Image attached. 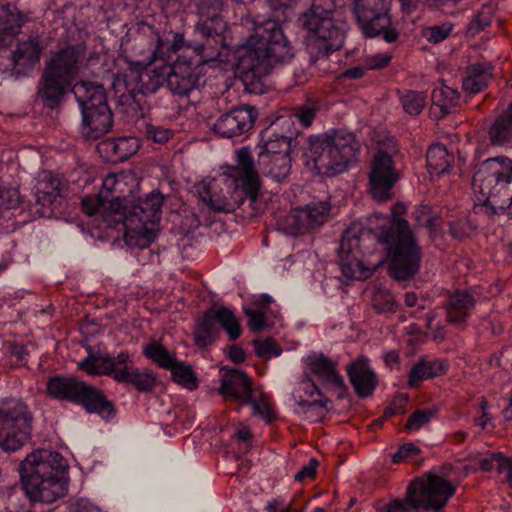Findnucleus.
Listing matches in <instances>:
<instances>
[{
    "label": "nucleus",
    "mask_w": 512,
    "mask_h": 512,
    "mask_svg": "<svg viewBox=\"0 0 512 512\" xmlns=\"http://www.w3.org/2000/svg\"><path fill=\"white\" fill-rule=\"evenodd\" d=\"M348 376L358 396H370L376 385L377 377L369 364V359L361 357L348 366Z\"/></svg>",
    "instance_id": "obj_26"
},
{
    "label": "nucleus",
    "mask_w": 512,
    "mask_h": 512,
    "mask_svg": "<svg viewBox=\"0 0 512 512\" xmlns=\"http://www.w3.org/2000/svg\"><path fill=\"white\" fill-rule=\"evenodd\" d=\"M318 109L319 106L316 103H305L298 108L295 116L303 126L308 127L312 124Z\"/></svg>",
    "instance_id": "obj_54"
},
{
    "label": "nucleus",
    "mask_w": 512,
    "mask_h": 512,
    "mask_svg": "<svg viewBox=\"0 0 512 512\" xmlns=\"http://www.w3.org/2000/svg\"><path fill=\"white\" fill-rule=\"evenodd\" d=\"M436 413L437 410L433 408L416 410L408 418L405 428L409 431H417L429 424Z\"/></svg>",
    "instance_id": "obj_49"
},
{
    "label": "nucleus",
    "mask_w": 512,
    "mask_h": 512,
    "mask_svg": "<svg viewBox=\"0 0 512 512\" xmlns=\"http://www.w3.org/2000/svg\"><path fill=\"white\" fill-rule=\"evenodd\" d=\"M163 197L159 192H151L143 199L135 198L122 209L125 227L124 239L127 245L146 248L160 229Z\"/></svg>",
    "instance_id": "obj_10"
},
{
    "label": "nucleus",
    "mask_w": 512,
    "mask_h": 512,
    "mask_svg": "<svg viewBox=\"0 0 512 512\" xmlns=\"http://www.w3.org/2000/svg\"><path fill=\"white\" fill-rule=\"evenodd\" d=\"M20 28L19 16L13 14L0 16V46L8 45L10 39L19 33Z\"/></svg>",
    "instance_id": "obj_48"
},
{
    "label": "nucleus",
    "mask_w": 512,
    "mask_h": 512,
    "mask_svg": "<svg viewBox=\"0 0 512 512\" xmlns=\"http://www.w3.org/2000/svg\"><path fill=\"white\" fill-rule=\"evenodd\" d=\"M447 370L448 364L444 360L422 358L411 367L408 386L418 387L424 380L442 376Z\"/></svg>",
    "instance_id": "obj_29"
},
{
    "label": "nucleus",
    "mask_w": 512,
    "mask_h": 512,
    "mask_svg": "<svg viewBox=\"0 0 512 512\" xmlns=\"http://www.w3.org/2000/svg\"><path fill=\"white\" fill-rule=\"evenodd\" d=\"M258 163L261 173L275 182L285 180L291 171L290 155H278L275 158L264 156V160H258Z\"/></svg>",
    "instance_id": "obj_33"
},
{
    "label": "nucleus",
    "mask_w": 512,
    "mask_h": 512,
    "mask_svg": "<svg viewBox=\"0 0 512 512\" xmlns=\"http://www.w3.org/2000/svg\"><path fill=\"white\" fill-rule=\"evenodd\" d=\"M328 403L329 400L326 397L317 398L316 401L305 404V407H295V413L310 422H317L328 411Z\"/></svg>",
    "instance_id": "obj_45"
},
{
    "label": "nucleus",
    "mask_w": 512,
    "mask_h": 512,
    "mask_svg": "<svg viewBox=\"0 0 512 512\" xmlns=\"http://www.w3.org/2000/svg\"><path fill=\"white\" fill-rule=\"evenodd\" d=\"M405 207L397 203L392 208L393 217L375 212L371 224H375L377 240L384 246L390 274L397 280L412 278L420 268L422 250L408 222L398 217Z\"/></svg>",
    "instance_id": "obj_4"
},
{
    "label": "nucleus",
    "mask_w": 512,
    "mask_h": 512,
    "mask_svg": "<svg viewBox=\"0 0 512 512\" xmlns=\"http://www.w3.org/2000/svg\"><path fill=\"white\" fill-rule=\"evenodd\" d=\"M82 113L81 134L87 139H98L112 127V113L102 85L82 81L72 89Z\"/></svg>",
    "instance_id": "obj_12"
},
{
    "label": "nucleus",
    "mask_w": 512,
    "mask_h": 512,
    "mask_svg": "<svg viewBox=\"0 0 512 512\" xmlns=\"http://www.w3.org/2000/svg\"><path fill=\"white\" fill-rule=\"evenodd\" d=\"M48 394L59 400L80 403L87 412L97 413L109 419L113 416V405L92 386L71 377L55 376L47 382Z\"/></svg>",
    "instance_id": "obj_14"
},
{
    "label": "nucleus",
    "mask_w": 512,
    "mask_h": 512,
    "mask_svg": "<svg viewBox=\"0 0 512 512\" xmlns=\"http://www.w3.org/2000/svg\"><path fill=\"white\" fill-rule=\"evenodd\" d=\"M228 356L234 363H241L245 360V352L236 345L230 346Z\"/></svg>",
    "instance_id": "obj_62"
},
{
    "label": "nucleus",
    "mask_w": 512,
    "mask_h": 512,
    "mask_svg": "<svg viewBox=\"0 0 512 512\" xmlns=\"http://www.w3.org/2000/svg\"><path fill=\"white\" fill-rule=\"evenodd\" d=\"M211 315L216 319L217 325L223 328L230 340H236L241 335V326L235 313L227 307L211 309Z\"/></svg>",
    "instance_id": "obj_40"
},
{
    "label": "nucleus",
    "mask_w": 512,
    "mask_h": 512,
    "mask_svg": "<svg viewBox=\"0 0 512 512\" xmlns=\"http://www.w3.org/2000/svg\"><path fill=\"white\" fill-rule=\"evenodd\" d=\"M19 202V193L16 189L0 190V205L10 209L16 207Z\"/></svg>",
    "instance_id": "obj_58"
},
{
    "label": "nucleus",
    "mask_w": 512,
    "mask_h": 512,
    "mask_svg": "<svg viewBox=\"0 0 512 512\" xmlns=\"http://www.w3.org/2000/svg\"><path fill=\"white\" fill-rule=\"evenodd\" d=\"M479 294L474 290L457 291L449 299L447 317L456 325L464 323L474 309Z\"/></svg>",
    "instance_id": "obj_28"
},
{
    "label": "nucleus",
    "mask_w": 512,
    "mask_h": 512,
    "mask_svg": "<svg viewBox=\"0 0 512 512\" xmlns=\"http://www.w3.org/2000/svg\"><path fill=\"white\" fill-rule=\"evenodd\" d=\"M222 8V0H205L201 6V21L196 30L206 39V43L197 48L196 58L187 59L182 55L173 64H169L167 86L173 94L187 96L198 86L200 66L203 63L224 62L228 59L229 44L225 36L227 23L219 16Z\"/></svg>",
    "instance_id": "obj_1"
},
{
    "label": "nucleus",
    "mask_w": 512,
    "mask_h": 512,
    "mask_svg": "<svg viewBox=\"0 0 512 512\" xmlns=\"http://www.w3.org/2000/svg\"><path fill=\"white\" fill-rule=\"evenodd\" d=\"M489 136L494 145H504L512 141V104L492 125Z\"/></svg>",
    "instance_id": "obj_39"
},
{
    "label": "nucleus",
    "mask_w": 512,
    "mask_h": 512,
    "mask_svg": "<svg viewBox=\"0 0 512 512\" xmlns=\"http://www.w3.org/2000/svg\"><path fill=\"white\" fill-rule=\"evenodd\" d=\"M256 111L251 106L230 110L218 117L212 130L222 138H233L248 132L254 125Z\"/></svg>",
    "instance_id": "obj_22"
},
{
    "label": "nucleus",
    "mask_w": 512,
    "mask_h": 512,
    "mask_svg": "<svg viewBox=\"0 0 512 512\" xmlns=\"http://www.w3.org/2000/svg\"><path fill=\"white\" fill-rule=\"evenodd\" d=\"M492 77L491 65L479 63L471 65L463 80V88L469 94H476L484 89Z\"/></svg>",
    "instance_id": "obj_34"
},
{
    "label": "nucleus",
    "mask_w": 512,
    "mask_h": 512,
    "mask_svg": "<svg viewBox=\"0 0 512 512\" xmlns=\"http://www.w3.org/2000/svg\"><path fill=\"white\" fill-rule=\"evenodd\" d=\"M455 491L443 474L430 472L410 483L404 501L394 500L379 512H409L412 509L443 512Z\"/></svg>",
    "instance_id": "obj_11"
},
{
    "label": "nucleus",
    "mask_w": 512,
    "mask_h": 512,
    "mask_svg": "<svg viewBox=\"0 0 512 512\" xmlns=\"http://www.w3.org/2000/svg\"><path fill=\"white\" fill-rule=\"evenodd\" d=\"M243 25L252 33L236 48L237 70L246 86H256L270 73L273 63L289 62L294 49L275 20L246 18Z\"/></svg>",
    "instance_id": "obj_2"
},
{
    "label": "nucleus",
    "mask_w": 512,
    "mask_h": 512,
    "mask_svg": "<svg viewBox=\"0 0 512 512\" xmlns=\"http://www.w3.org/2000/svg\"><path fill=\"white\" fill-rule=\"evenodd\" d=\"M296 407H304L303 405L316 401L317 398H325L315 382L309 378H303L294 387L292 392Z\"/></svg>",
    "instance_id": "obj_41"
},
{
    "label": "nucleus",
    "mask_w": 512,
    "mask_h": 512,
    "mask_svg": "<svg viewBox=\"0 0 512 512\" xmlns=\"http://www.w3.org/2000/svg\"><path fill=\"white\" fill-rule=\"evenodd\" d=\"M115 380L131 384L139 391H148L155 385V377L150 371H141L138 368L130 367L126 364L115 373Z\"/></svg>",
    "instance_id": "obj_32"
},
{
    "label": "nucleus",
    "mask_w": 512,
    "mask_h": 512,
    "mask_svg": "<svg viewBox=\"0 0 512 512\" xmlns=\"http://www.w3.org/2000/svg\"><path fill=\"white\" fill-rule=\"evenodd\" d=\"M142 353L147 359L166 370L173 367L177 360L175 353L169 351L158 341L145 344Z\"/></svg>",
    "instance_id": "obj_37"
},
{
    "label": "nucleus",
    "mask_w": 512,
    "mask_h": 512,
    "mask_svg": "<svg viewBox=\"0 0 512 512\" xmlns=\"http://www.w3.org/2000/svg\"><path fill=\"white\" fill-rule=\"evenodd\" d=\"M453 24L449 22L427 27L423 30V37L430 43L437 44L444 41L452 32Z\"/></svg>",
    "instance_id": "obj_51"
},
{
    "label": "nucleus",
    "mask_w": 512,
    "mask_h": 512,
    "mask_svg": "<svg viewBox=\"0 0 512 512\" xmlns=\"http://www.w3.org/2000/svg\"><path fill=\"white\" fill-rule=\"evenodd\" d=\"M427 169L431 177L440 176L449 170L453 162V156L441 144H433L426 155Z\"/></svg>",
    "instance_id": "obj_35"
},
{
    "label": "nucleus",
    "mask_w": 512,
    "mask_h": 512,
    "mask_svg": "<svg viewBox=\"0 0 512 512\" xmlns=\"http://www.w3.org/2000/svg\"><path fill=\"white\" fill-rule=\"evenodd\" d=\"M271 303V296L262 294L244 306L251 330L258 332L274 326L275 323L271 320Z\"/></svg>",
    "instance_id": "obj_27"
},
{
    "label": "nucleus",
    "mask_w": 512,
    "mask_h": 512,
    "mask_svg": "<svg viewBox=\"0 0 512 512\" xmlns=\"http://www.w3.org/2000/svg\"><path fill=\"white\" fill-rule=\"evenodd\" d=\"M480 407L482 409V415L478 419L475 420V424L477 426L481 427L482 429H484L490 422L491 418L489 417L488 413L486 412L487 403L485 401L481 402Z\"/></svg>",
    "instance_id": "obj_63"
},
{
    "label": "nucleus",
    "mask_w": 512,
    "mask_h": 512,
    "mask_svg": "<svg viewBox=\"0 0 512 512\" xmlns=\"http://www.w3.org/2000/svg\"><path fill=\"white\" fill-rule=\"evenodd\" d=\"M304 373L314 376L322 386L338 393L345 392L344 379L337 369V363L322 353L312 352L302 360Z\"/></svg>",
    "instance_id": "obj_20"
},
{
    "label": "nucleus",
    "mask_w": 512,
    "mask_h": 512,
    "mask_svg": "<svg viewBox=\"0 0 512 512\" xmlns=\"http://www.w3.org/2000/svg\"><path fill=\"white\" fill-rule=\"evenodd\" d=\"M142 42L146 49V55L135 61H130V65L133 69L143 68L147 65H151L156 60H166L170 57L171 52H176L182 49L185 45L184 35L182 33H175L171 42L164 40L158 32H153L150 39Z\"/></svg>",
    "instance_id": "obj_23"
},
{
    "label": "nucleus",
    "mask_w": 512,
    "mask_h": 512,
    "mask_svg": "<svg viewBox=\"0 0 512 512\" xmlns=\"http://www.w3.org/2000/svg\"><path fill=\"white\" fill-rule=\"evenodd\" d=\"M397 148L390 152L379 149L372 157L368 173V191L377 202H386L392 198V189L400 179V173L393 160Z\"/></svg>",
    "instance_id": "obj_17"
},
{
    "label": "nucleus",
    "mask_w": 512,
    "mask_h": 512,
    "mask_svg": "<svg viewBox=\"0 0 512 512\" xmlns=\"http://www.w3.org/2000/svg\"><path fill=\"white\" fill-rule=\"evenodd\" d=\"M414 219L420 226H426L432 229L435 225V220L432 217L431 209L428 206L421 205L413 212Z\"/></svg>",
    "instance_id": "obj_57"
},
{
    "label": "nucleus",
    "mask_w": 512,
    "mask_h": 512,
    "mask_svg": "<svg viewBox=\"0 0 512 512\" xmlns=\"http://www.w3.org/2000/svg\"><path fill=\"white\" fill-rule=\"evenodd\" d=\"M64 466L59 453L45 449L34 451L23 460L20 475L31 501L50 504L67 494L68 482L60 471Z\"/></svg>",
    "instance_id": "obj_5"
},
{
    "label": "nucleus",
    "mask_w": 512,
    "mask_h": 512,
    "mask_svg": "<svg viewBox=\"0 0 512 512\" xmlns=\"http://www.w3.org/2000/svg\"><path fill=\"white\" fill-rule=\"evenodd\" d=\"M221 373V384L217 389L219 394L226 400L237 401L240 405H244L255 391L252 388L251 378L244 371L233 368H223Z\"/></svg>",
    "instance_id": "obj_24"
},
{
    "label": "nucleus",
    "mask_w": 512,
    "mask_h": 512,
    "mask_svg": "<svg viewBox=\"0 0 512 512\" xmlns=\"http://www.w3.org/2000/svg\"><path fill=\"white\" fill-rule=\"evenodd\" d=\"M460 102V94L456 89L442 84L432 92V103L438 107L442 114L448 113Z\"/></svg>",
    "instance_id": "obj_42"
},
{
    "label": "nucleus",
    "mask_w": 512,
    "mask_h": 512,
    "mask_svg": "<svg viewBox=\"0 0 512 512\" xmlns=\"http://www.w3.org/2000/svg\"><path fill=\"white\" fill-rule=\"evenodd\" d=\"M338 253L341 272L347 279L364 280L376 270V264L363 259L361 238L352 230L344 232Z\"/></svg>",
    "instance_id": "obj_18"
},
{
    "label": "nucleus",
    "mask_w": 512,
    "mask_h": 512,
    "mask_svg": "<svg viewBox=\"0 0 512 512\" xmlns=\"http://www.w3.org/2000/svg\"><path fill=\"white\" fill-rule=\"evenodd\" d=\"M259 177L254 169L253 157L249 148L236 152V165L226 166L218 178L204 182L198 189L201 200L212 210L230 213L240 207L248 198L257 201Z\"/></svg>",
    "instance_id": "obj_3"
},
{
    "label": "nucleus",
    "mask_w": 512,
    "mask_h": 512,
    "mask_svg": "<svg viewBox=\"0 0 512 512\" xmlns=\"http://www.w3.org/2000/svg\"><path fill=\"white\" fill-rule=\"evenodd\" d=\"M42 50L37 37L22 41L13 53V61L18 66L32 67L39 62Z\"/></svg>",
    "instance_id": "obj_36"
},
{
    "label": "nucleus",
    "mask_w": 512,
    "mask_h": 512,
    "mask_svg": "<svg viewBox=\"0 0 512 512\" xmlns=\"http://www.w3.org/2000/svg\"><path fill=\"white\" fill-rule=\"evenodd\" d=\"M32 416L26 404L19 400L0 402V447L15 451L23 446L31 432Z\"/></svg>",
    "instance_id": "obj_15"
},
{
    "label": "nucleus",
    "mask_w": 512,
    "mask_h": 512,
    "mask_svg": "<svg viewBox=\"0 0 512 512\" xmlns=\"http://www.w3.org/2000/svg\"><path fill=\"white\" fill-rule=\"evenodd\" d=\"M50 178L51 177L48 173H42L41 179L38 181L35 187L36 200L43 207L50 206L58 195V191L54 183H47Z\"/></svg>",
    "instance_id": "obj_47"
},
{
    "label": "nucleus",
    "mask_w": 512,
    "mask_h": 512,
    "mask_svg": "<svg viewBox=\"0 0 512 512\" xmlns=\"http://www.w3.org/2000/svg\"><path fill=\"white\" fill-rule=\"evenodd\" d=\"M195 340L197 345L206 346L214 341L218 335L216 319L211 315V309L208 310L195 329Z\"/></svg>",
    "instance_id": "obj_43"
},
{
    "label": "nucleus",
    "mask_w": 512,
    "mask_h": 512,
    "mask_svg": "<svg viewBox=\"0 0 512 512\" xmlns=\"http://www.w3.org/2000/svg\"><path fill=\"white\" fill-rule=\"evenodd\" d=\"M400 101L407 114L418 115L426 105L427 95L424 92L408 90L400 95Z\"/></svg>",
    "instance_id": "obj_46"
},
{
    "label": "nucleus",
    "mask_w": 512,
    "mask_h": 512,
    "mask_svg": "<svg viewBox=\"0 0 512 512\" xmlns=\"http://www.w3.org/2000/svg\"><path fill=\"white\" fill-rule=\"evenodd\" d=\"M357 23L368 38L383 34L385 41L394 42L398 34L391 29V0H351Z\"/></svg>",
    "instance_id": "obj_16"
},
{
    "label": "nucleus",
    "mask_w": 512,
    "mask_h": 512,
    "mask_svg": "<svg viewBox=\"0 0 512 512\" xmlns=\"http://www.w3.org/2000/svg\"><path fill=\"white\" fill-rule=\"evenodd\" d=\"M291 127V118L279 117L263 130L258 145L260 148L258 160H264V156L275 158L278 155H290L295 134Z\"/></svg>",
    "instance_id": "obj_19"
},
{
    "label": "nucleus",
    "mask_w": 512,
    "mask_h": 512,
    "mask_svg": "<svg viewBox=\"0 0 512 512\" xmlns=\"http://www.w3.org/2000/svg\"><path fill=\"white\" fill-rule=\"evenodd\" d=\"M479 468L483 471H491L494 464L497 465L499 472H503L509 466V458L505 457L502 453H491L489 455H481L478 458Z\"/></svg>",
    "instance_id": "obj_50"
},
{
    "label": "nucleus",
    "mask_w": 512,
    "mask_h": 512,
    "mask_svg": "<svg viewBox=\"0 0 512 512\" xmlns=\"http://www.w3.org/2000/svg\"><path fill=\"white\" fill-rule=\"evenodd\" d=\"M280 505H281V503L278 500L268 502L266 505V511L267 512H291L289 507L283 508L280 511H278V507Z\"/></svg>",
    "instance_id": "obj_64"
},
{
    "label": "nucleus",
    "mask_w": 512,
    "mask_h": 512,
    "mask_svg": "<svg viewBox=\"0 0 512 512\" xmlns=\"http://www.w3.org/2000/svg\"><path fill=\"white\" fill-rule=\"evenodd\" d=\"M420 450L414 443H406L402 445L393 455L394 463H401L411 459L419 454Z\"/></svg>",
    "instance_id": "obj_56"
},
{
    "label": "nucleus",
    "mask_w": 512,
    "mask_h": 512,
    "mask_svg": "<svg viewBox=\"0 0 512 512\" xmlns=\"http://www.w3.org/2000/svg\"><path fill=\"white\" fill-rule=\"evenodd\" d=\"M71 512H97L98 508L88 499L80 498L70 503Z\"/></svg>",
    "instance_id": "obj_60"
},
{
    "label": "nucleus",
    "mask_w": 512,
    "mask_h": 512,
    "mask_svg": "<svg viewBox=\"0 0 512 512\" xmlns=\"http://www.w3.org/2000/svg\"><path fill=\"white\" fill-rule=\"evenodd\" d=\"M360 145L353 133L334 130L324 136L309 138L305 151L306 166L317 174L334 176L346 171L356 161Z\"/></svg>",
    "instance_id": "obj_6"
},
{
    "label": "nucleus",
    "mask_w": 512,
    "mask_h": 512,
    "mask_svg": "<svg viewBox=\"0 0 512 512\" xmlns=\"http://www.w3.org/2000/svg\"><path fill=\"white\" fill-rule=\"evenodd\" d=\"M147 53V49L142 42H138L133 49V55L126 58L128 69L132 75H135L137 80L138 89L142 94L155 93L165 82L167 83V73L169 71V64L162 63L155 66L152 70H147L150 65L143 68L133 69L130 61L143 58Z\"/></svg>",
    "instance_id": "obj_21"
},
{
    "label": "nucleus",
    "mask_w": 512,
    "mask_h": 512,
    "mask_svg": "<svg viewBox=\"0 0 512 512\" xmlns=\"http://www.w3.org/2000/svg\"><path fill=\"white\" fill-rule=\"evenodd\" d=\"M255 353L260 357H277L282 353L280 346L271 338L254 341Z\"/></svg>",
    "instance_id": "obj_53"
},
{
    "label": "nucleus",
    "mask_w": 512,
    "mask_h": 512,
    "mask_svg": "<svg viewBox=\"0 0 512 512\" xmlns=\"http://www.w3.org/2000/svg\"><path fill=\"white\" fill-rule=\"evenodd\" d=\"M391 57L388 55H373L369 58L368 66L372 69H379L385 67Z\"/></svg>",
    "instance_id": "obj_61"
},
{
    "label": "nucleus",
    "mask_w": 512,
    "mask_h": 512,
    "mask_svg": "<svg viewBox=\"0 0 512 512\" xmlns=\"http://www.w3.org/2000/svg\"><path fill=\"white\" fill-rule=\"evenodd\" d=\"M146 132L148 137L156 143H165L173 136L171 129L153 124L146 126Z\"/></svg>",
    "instance_id": "obj_55"
},
{
    "label": "nucleus",
    "mask_w": 512,
    "mask_h": 512,
    "mask_svg": "<svg viewBox=\"0 0 512 512\" xmlns=\"http://www.w3.org/2000/svg\"><path fill=\"white\" fill-rule=\"evenodd\" d=\"M83 45L67 46L56 52L46 64L37 95L47 108H56L62 100L66 88L78 75L85 58Z\"/></svg>",
    "instance_id": "obj_8"
},
{
    "label": "nucleus",
    "mask_w": 512,
    "mask_h": 512,
    "mask_svg": "<svg viewBox=\"0 0 512 512\" xmlns=\"http://www.w3.org/2000/svg\"><path fill=\"white\" fill-rule=\"evenodd\" d=\"M330 204L326 201L311 203L295 211V218L299 222V229H312L322 225L327 219Z\"/></svg>",
    "instance_id": "obj_31"
},
{
    "label": "nucleus",
    "mask_w": 512,
    "mask_h": 512,
    "mask_svg": "<svg viewBox=\"0 0 512 512\" xmlns=\"http://www.w3.org/2000/svg\"><path fill=\"white\" fill-rule=\"evenodd\" d=\"M168 370L171 371L173 380L180 386L188 390H195L198 387V379L190 365L176 360L173 367Z\"/></svg>",
    "instance_id": "obj_44"
},
{
    "label": "nucleus",
    "mask_w": 512,
    "mask_h": 512,
    "mask_svg": "<svg viewBox=\"0 0 512 512\" xmlns=\"http://www.w3.org/2000/svg\"><path fill=\"white\" fill-rule=\"evenodd\" d=\"M494 14L492 5H484L481 10L477 13L474 19L471 21L468 30L470 34L474 35L478 31L486 28L490 25Z\"/></svg>",
    "instance_id": "obj_52"
},
{
    "label": "nucleus",
    "mask_w": 512,
    "mask_h": 512,
    "mask_svg": "<svg viewBox=\"0 0 512 512\" xmlns=\"http://www.w3.org/2000/svg\"><path fill=\"white\" fill-rule=\"evenodd\" d=\"M472 191L479 204L505 209L512 204V160L500 156L485 160L475 172Z\"/></svg>",
    "instance_id": "obj_9"
},
{
    "label": "nucleus",
    "mask_w": 512,
    "mask_h": 512,
    "mask_svg": "<svg viewBox=\"0 0 512 512\" xmlns=\"http://www.w3.org/2000/svg\"><path fill=\"white\" fill-rule=\"evenodd\" d=\"M246 404L251 406L253 415L260 417L268 423L276 418V412L270 396L261 390H255L244 403V405Z\"/></svg>",
    "instance_id": "obj_38"
},
{
    "label": "nucleus",
    "mask_w": 512,
    "mask_h": 512,
    "mask_svg": "<svg viewBox=\"0 0 512 512\" xmlns=\"http://www.w3.org/2000/svg\"><path fill=\"white\" fill-rule=\"evenodd\" d=\"M302 23L308 30V43L318 55L339 50L345 38V24L334 18V11L314 3L302 14Z\"/></svg>",
    "instance_id": "obj_13"
},
{
    "label": "nucleus",
    "mask_w": 512,
    "mask_h": 512,
    "mask_svg": "<svg viewBox=\"0 0 512 512\" xmlns=\"http://www.w3.org/2000/svg\"><path fill=\"white\" fill-rule=\"evenodd\" d=\"M140 147L136 137H119L106 140L99 145V150L109 154V160L123 162L134 155Z\"/></svg>",
    "instance_id": "obj_30"
},
{
    "label": "nucleus",
    "mask_w": 512,
    "mask_h": 512,
    "mask_svg": "<svg viewBox=\"0 0 512 512\" xmlns=\"http://www.w3.org/2000/svg\"><path fill=\"white\" fill-rule=\"evenodd\" d=\"M139 179L132 171H120L107 175L97 196L82 199V210L88 216L101 214L108 227L123 219L122 209L133 202L139 189Z\"/></svg>",
    "instance_id": "obj_7"
},
{
    "label": "nucleus",
    "mask_w": 512,
    "mask_h": 512,
    "mask_svg": "<svg viewBox=\"0 0 512 512\" xmlns=\"http://www.w3.org/2000/svg\"><path fill=\"white\" fill-rule=\"evenodd\" d=\"M317 465L318 461L315 458H310L309 462L305 464L298 473L295 474V480L301 482L304 479L314 477Z\"/></svg>",
    "instance_id": "obj_59"
},
{
    "label": "nucleus",
    "mask_w": 512,
    "mask_h": 512,
    "mask_svg": "<svg viewBox=\"0 0 512 512\" xmlns=\"http://www.w3.org/2000/svg\"><path fill=\"white\" fill-rule=\"evenodd\" d=\"M131 356L127 351H121L116 357L107 354L90 355L79 362L80 369L89 375H111L119 371V366L130 362Z\"/></svg>",
    "instance_id": "obj_25"
}]
</instances>
